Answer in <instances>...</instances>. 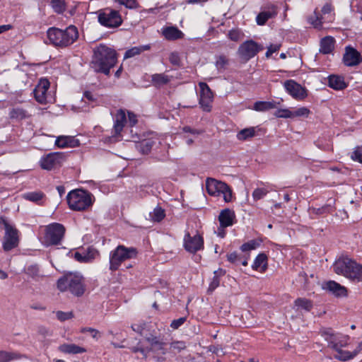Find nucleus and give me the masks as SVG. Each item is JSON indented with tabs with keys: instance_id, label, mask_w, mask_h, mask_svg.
<instances>
[{
	"instance_id": "f257e3e1",
	"label": "nucleus",
	"mask_w": 362,
	"mask_h": 362,
	"mask_svg": "<svg viewBox=\"0 0 362 362\" xmlns=\"http://www.w3.org/2000/svg\"><path fill=\"white\" fill-rule=\"evenodd\" d=\"M116 63L117 53L115 50L103 44L94 48L90 66L95 72L109 75L110 69Z\"/></svg>"
},
{
	"instance_id": "f03ea898",
	"label": "nucleus",
	"mask_w": 362,
	"mask_h": 362,
	"mask_svg": "<svg viewBox=\"0 0 362 362\" xmlns=\"http://www.w3.org/2000/svg\"><path fill=\"white\" fill-rule=\"evenodd\" d=\"M333 270L354 283L362 282V264L347 256L338 258L333 264Z\"/></svg>"
},
{
	"instance_id": "7ed1b4c3",
	"label": "nucleus",
	"mask_w": 362,
	"mask_h": 362,
	"mask_svg": "<svg viewBox=\"0 0 362 362\" xmlns=\"http://www.w3.org/2000/svg\"><path fill=\"white\" fill-rule=\"evenodd\" d=\"M47 36L50 44L65 47L72 45L78 38V31L74 25H69L64 30L52 27L47 30Z\"/></svg>"
},
{
	"instance_id": "20e7f679",
	"label": "nucleus",
	"mask_w": 362,
	"mask_h": 362,
	"mask_svg": "<svg viewBox=\"0 0 362 362\" xmlns=\"http://www.w3.org/2000/svg\"><path fill=\"white\" fill-rule=\"evenodd\" d=\"M57 288L62 292L69 291L76 296H81L85 292L83 277L79 274H67L58 279Z\"/></svg>"
},
{
	"instance_id": "39448f33",
	"label": "nucleus",
	"mask_w": 362,
	"mask_h": 362,
	"mask_svg": "<svg viewBox=\"0 0 362 362\" xmlns=\"http://www.w3.org/2000/svg\"><path fill=\"white\" fill-rule=\"evenodd\" d=\"M69 208L73 211H85L93 204V195L83 189H74L69 192L66 196Z\"/></svg>"
},
{
	"instance_id": "423d86ee",
	"label": "nucleus",
	"mask_w": 362,
	"mask_h": 362,
	"mask_svg": "<svg viewBox=\"0 0 362 362\" xmlns=\"http://www.w3.org/2000/svg\"><path fill=\"white\" fill-rule=\"evenodd\" d=\"M137 255V250L134 247H127L124 245H118L110 253V269L112 272L119 269L121 264Z\"/></svg>"
},
{
	"instance_id": "0eeeda50",
	"label": "nucleus",
	"mask_w": 362,
	"mask_h": 362,
	"mask_svg": "<svg viewBox=\"0 0 362 362\" xmlns=\"http://www.w3.org/2000/svg\"><path fill=\"white\" fill-rule=\"evenodd\" d=\"M320 336L327 342V346L334 350L338 346H347L349 336L334 332L332 328L326 327L320 330Z\"/></svg>"
},
{
	"instance_id": "6e6552de",
	"label": "nucleus",
	"mask_w": 362,
	"mask_h": 362,
	"mask_svg": "<svg viewBox=\"0 0 362 362\" xmlns=\"http://www.w3.org/2000/svg\"><path fill=\"white\" fill-rule=\"evenodd\" d=\"M64 226L58 223H53L46 227L45 242L47 245H59L64 236Z\"/></svg>"
},
{
	"instance_id": "1a4fd4ad",
	"label": "nucleus",
	"mask_w": 362,
	"mask_h": 362,
	"mask_svg": "<svg viewBox=\"0 0 362 362\" xmlns=\"http://www.w3.org/2000/svg\"><path fill=\"white\" fill-rule=\"evenodd\" d=\"M98 22L107 28H117L122 23V17L117 11L106 8L98 11Z\"/></svg>"
},
{
	"instance_id": "9d476101",
	"label": "nucleus",
	"mask_w": 362,
	"mask_h": 362,
	"mask_svg": "<svg viewBox=\"0 0 362 362\" xmlns=\"http://www.w3.org/2000/svg\"><path fill=\"white\" fill-rule=\"evenodd\" d=\"M1 222L5 229V235L3 238V249L5 251H10L18 245V230L10 225L6 220L2 219Z\"/></svg>"
},
{
	"instance_id": "9b49d317",
	"label": "nucleus",
	"mask_w": 362,
	"mask_h": 362,
	"mask_svg": "<svg viewBox=\"0 0 362 362\" xmlns=\"http://www.w3.org/2000/svg\"><path fill=\"white\" fill-rule=\"evenodd\" d=\"M263 49L264 47L262 45L258 44L252 40H250L242 43L239 46L237 52L239 57L246 62Z\"/></svg>"
},
{
	"instance_id": "f8f14e48",
	"label": "nucleus",
	"mask_w": 362,
	"mask_h": 362,
	"mask_svg": "<svg viewBox=\"0 0 362 362\" xmlns=\"http://www.w3.org/2000/svg\"><path fill=\"white\" fill-rule=\"evenodd\" d=\"M65 160V156L62 153H49L42 156L40 160V165L43 170H53L60 168Z\"/></svg>"
},
{
	"instance_id": "ddd939ff",
	"label": "nucleus",
	"mask_w": 362,
	"mask_h": 362,
	"mask_svg": "<svg viewBox=\"0 0 362 362\" xmlns=\"http://www.w3.org/2000/svg\"><path fill=\"white\" fill-rule=\"evenodd\" d=\"M342 62L346 66H357L362 63V56L356 49L348 45L344 48Z\"/></svg>"
},
{
	"instance_id": "4468645a",
	"label": "nucleus",
	"mask_w": 362,
	"mask_h": 362,
	"mask_svg": "<svg viewBox=\"0 0 362 362\" xmlns=\"http://www.w3.org/2000/svg\"><path fill=\"white\" fill-rule=\"evenodd\" d=\"M184 247L190 253L197 252L204 247L203 238L199 234L191 236L189 233H187L184 237Z\"/></svg>"
},
{
	"instance_id": "2eb2a0df",
	"label": "nucleus",
	"mask_w": 362,
	"mask_h": 362,
	"mask_svg": "<svg viewBox=\"0 0 362 362\" xmlns=\"http://www.w3.org/2000/svg\"><path fill=\"white\" fill-rule=\"evenodd\" d=\"M199 86L201 89L199 98L201 107L204 111L210 112L214 98L213 93L209 86L204 82H200Z\"/></svg>"
},
{
	"instance_id": "dca6fc26",
	"label": "nucleus",
	"mask_w": 362,
	"mask_h": 362,
	"mask_svg": "<svg viewBox=\"0 0 362 362\" xmlns=\"http://www.w3.org/2000/svg\"><path fill=\"white\" fill-rule=\"evenodd\" d=\"M286 91L295 99L303 100L307 96L306 90L293 80H287L284 82Z\"/></svg>"
},
{
	"instance_id": "f3484780",
	"label": "nucleus",
	"mask_w": 362,
	"mask_h": 362,
	"mask_svg": "<svg viewBox=\"0 0 362 362\" xmlns=\"http://www.w3.org/2000/svg\"><path fill=\"white\" fill-rule=\"evenodd\" d=\"M50 83L46 78H41L33 90L34 97L36 101L40 104L47 103V92L49 88Z\"/></svg>"
},
{
	"instance_id": "a211bd4d",
	"label": "nucleus",
	"mask_w": 362,
	"mask_h": 362,
	"mask_svg": "<svg viewBox=\"0 0 362 362\" xmlns=\"http://www.w3.org/2000/svg\"><path fill=\"white\" fill-rule=\"evenodd\" d=\"M226 183L218 181L216 179L208 177L206 180V188L207 192L212 196H220V192L226 189Z\"/></svg>"
},
{
	"instance_id": "6ab92c4d",
	"label": "nucleus",
	"mask_w": 362,
	"mask_h": 362,
	"mask_svg": "<svg viewBox=\"0 0 362 362\" xmlns=\"http://www.w3.org/2000/svg\"><path fill=\"white\" fill-rule=\"evenodd\" d=\"M127 122L125 111L119 109L115 117L113 131L115 136L119 135Z\"/></svg>"
},
{
	"instance_id": "aec40b11",
	"label": "nucleus",
	"mask_w": 362,
	"mask_h": 362,
	"mask_svg": "<svg viewBox=\"0 0 362 362\" xmlns=\"http://www.w3.org/2000/svg\"><path fill=\"white\" fill-rule=\"evenodd\" d=\"M235 215L233 211L229 209L222 210L218 216L221 228H226L233 224Z\"/></svg>"
},
{
	"instance_id": "412c9836",
	"label": "nucleus",
	"mask_w": 362,
	"mask_h": 362,
	"mask_svg": "<svg viewBox=\"0 0 362 362\" xmlns=\"http://www.w3.org/2000/svg\"><path fill=\"white\" fill-rule=\"evenodd\" d=\"M324 288L337 297L345 296L347 292L346 288L344 286L334 281H329L327 282Z\"/></svg>"
},
{
	"instance_id": "4be33fe9",
	"label": "nucleus",
	"mask_w": 362,
	"mask_h": 362,
	"mask_svg": "<svg viewBox=\"0 0 362 362\" xmlns=\"http://www.w3.org/2000/svg\"><path fill=\"white\" fill-rule=\"evenodd\" d=\"M55 144L60 148L75 147L79 145V141L72 136H60L57 138Z\"/></svg>"
},
{
	"instance_id": "5701e85b",
	"label": "nucleus",
	"mask_w": 362,
	"mask_h": 362,
	"mask_svg": "<svg viewBox=\"0 0 362 362\" xmlns=\"http://www.w3.org/2000/svg\"><path fill=\"white\" fill-rule=\"evenodd\" d=\"M158 344L159 345H156L153 348L150 349L149 351H151L154 354V358L157 362H164L166 359L165 356L168 352L165 343L160 341Z\"/></svg>"
},
{
	"instance_id": "b1692460",
	"label": "nucleus",
	"mask_w": 362,
	"mask_h": 362,
	"mask_svg": "<svg viewBox=\"0 0 362 362\" xmlns=\"http://www.w3.org/2000/svg\"><path fill=\"white\" fill-rule=\"evenodd\" d=\"M267 256L264 253H259L255 259L252 268L256 271L264 272L267 269Z\"/></svg>"
},
{
	"instance_id": "393cba45",
	"label": "nucleus",
	"mask_w": 362,
	"mask_h": 362,
	"mask_svg": "<svg viewBox=\"0 0 362 362\" xmlns=\"http://www.w3.org/2000/svg\"><path fill=\"white\" fill-rule=\"evenodd\" d=\"M344 347V346H338L337 349H334V351L336 352V354L334 355V358L335 359L344 362L351 360L356 357L354 351L351 352L349 351L343 350L342 348Z\"/></svg>"
},
{
	"instance_id": "a878e982",
	"label": "nucleus",
	"mask_w": 362,
	"mask_h": 362,
	"mask_svg": "<svg viewBox=\"0 0 362 362\" xmlns=\"http://www.w3.org/2000/svg\"><path fill=\"white\" fill-rule=\"evenodd\" d=\"M276 14L275 7L272 6L270 10L262 11L257 15L256 18L257 23L263 25L269 18L274 17Z\"/></svg>"
},
{
	"instance_id": "bb28decb",
	"label": "nucleus",
	"mask_w": 362,
	"mask_h": 362,
	"mask_svg": "<svg viewBox=\"0 0 362 362\" xmlns=\"http://www.w3.org/2000/svg\"><path fill=\"white\" fill-rule=\"evenodd\" d=\"M59 350L65 354H81L86 352V349L74 344H63L59 346Z\"/></svg>"
},
{
	"instance_id": "cd10ccee",
	"label": "nucleus",
	"mask_w": 362,
	"mask_h": 362,
	"mask_svg": "<svg viewBox=\"0 0 362 362\" xmlns=\"http://www.w3.org/2000/svg\"><path fill=\"white\" fill-rule=\"evenodd\" d=\"M334 47V39L331 36H327L322 39L320 42V52L323 54H329Z\"/></svg>"
},
{
	"instance_id": "c85d7f7f",
	"label": "nucleus",
	"mask_w": 362,
	"mask_h": 362,
	"mask_svg": "<svg viewBox=\"0 0 362 362\" xmlns=\"http://www.w3.org/2000/svg\"><path fill=\"white\" fill-rule=\"evenodd\" d=\"M173 76L165 74H155L151 76V81L156 87H160L171 81Z\"/></svg>"
},
{
	"instance_id": "c756f323",
	"label": "nucleus",
	"mask_w": 362,
	"mask_h": 362,
	"mask_svg": "<svg viewBox=\"0 0 362 362\" xmlns=\"http://www.w3.org/2000/svg\"><path fill=\"white\" fill-rule=\"evenodd\" d=\"M248 259L249 255L242 256L238 255L236 252H233L227 255V260L235 265L241 264L243 266H247L248 264Z\"/></svg>"
},
{
	"instance_id": "7c9ffc66",
	"label": "nucleus",
	"mask_w": 362,
	"mask_h": 362,
	"mask_svg": "<svg viewBox=\"0 0 362 362\" xmlns=\"http://www.w3.org/2000/svg\"><path fill=\"white\" fill-rule=\"evenodd\" d=\"M328 85L334 90H343L346 87V83L342 77L338 76H330L328 78Z\"/></svg>"
},
{
	"instance_id": "2f4dec72",
	"label": "nucleus",
	"mask_w": 362,
	"mask_h": 362,
	"mask_svg": "<svg viewBox=\"0 0 362 362\" xmlns=\"http://www.w3.org/2000/svg\"><path fill=\"white\" fill-rule=\"evenodd\" d=\"M150 48H151V47L149 45H145L132 47L131 49H129L125 52L124 57L125 59H128V58L135 57L136 55L140 54L141 53H142L144 51L149 50Z\"/></svg>"
},
{
	"instance_id": "473e14b6",
	"label": "nucleus",
	"mask_w": 362,
	"mask_h": 362,
	"mask_svg": "<svg viewBox=\"0 0 362 362\" xmlns=\"http://www.w3.org/2000/svg\"><path fill=\"white\" fill-rule=\"evenodd\" d=\"M257 127H252L245 128L237 134V139L240 141H245L254 137L256 135V129Z\"/></svg>"
},
{
	"instance_id": "72a5a7b5",
	"label": "nucleus",
	"mask_w": 362,
	"mask_h": 362,
	"mask_svg": "<svg viewBox=\"0 0 362 362\" xmlns=\"http://www.w3.org/2000/svg\"><path fill=\"white\" fill-rule=\"evenodd\" d=\"M154 144L155 142L151 139H145L137 143L136 144V148L142 154H148L151 151Z\"/></svg>"
},
{
	"instance_id": "f704fd0d",
	"label": "nucleus",
	"mask_w": 362,
	"mask_h": 362,
	"mask_svg": "<svg viewBox=\"0 0 362 362\" xmlns=\"http://www.w3.org/2000/svg\"><path fill=\"white\" fill-rule=\"evenodd\" d=\"M294 305L296 307V310H303L306 312H309L313 308V303L311 300L298 298L294 301Z\"/></svg>"
},
{
	"instance_id": "c9c22d12",
	"label": "nucleus",
	"mask_w": 362,
	"mask_h": 362,
	"mask_svg": "<svg viewBox=\"0 0 362 362\" xmlns=\"http://www.w3.org/2000/svg\"><path fill=\"white\" fill-rule=\"evenodd\" d=\"M163 35L168 40H177L181 38L183 34L177 28L168 27L163 30Z\"/></svg>"
},
{
	"instance_id": "e433bc0d",
	"label": "nucleus",
	"mask_w": 362,
	"mask_h": 362,
	"mask_svg": "<svg viewBox=\"0 0 362 362\" xmlns=\"http://www.w3.org/2000/svg\"><path fill=\"white\" fill-rule=\"evenodd\" d=\"M22 196H23V198L26 200L39 204L40 202L45 197V194L40 191L30 192L24 193Z\"/></svg>"
},
{
	"instance_id": "4c0bfd02",
	"label": "nucleus",
	"mask_w": 362,
	"mask_h": 362,
	"mask_svg": "<svg viewBox=\"0 0 362 362\" xmlns=\"http://www.w3.org/2000/svg\"><path fill=\"white\" fill-rule=\"evenodd\" d=\"M276 105L274 102L257 101L255 103L253 109L259 112H264L275 108Z\"/></svg>"
},
{
	"instance_id": "58836bf2",
	"label": "nucleus",
	"mask_w": 362,
	"mask_h": 362,
	"mask_svg": "<svg viewBox=\"0 0 362 362\" xmlns=\"http://www.w3.org/2000/svg\"><path fill=\"white\" fill-rule=\"evenodd\" d=\"M262 240L259 239L251 240L240 246V250L243 252L256 250L260 246Z\"/></svg>"
},
{
	"instance_id": "ea45409f",
	"label": "nucleus",
	"mask_w": 362,
	"mask_h": 362,
	"mask_svg": "<svg viewBox=\"0 0 362 362\" xmlns=\"http://www.w3.org/2000/svg\"><path fill=\"white\" fill-rule=\"evenodd\" d=\"M50 5L57 13H63L66 8L65 0H51Z\"/></svg>"
},
{
	"instance_id": "a19ab883",
	"label": "nucleus",
	"mask_w": 362,
	"mask_h": 362,
	"mask_svg": "<svg viewBox=\"0 0 362 362\" xmlns=\"http://www.w3.org/2000/svg\"><path fill=\"white\" fill-rule=\"evenodd\" d=\"M215 66L218 71L225 70L229 64V60L226 56L221 54L216 57Z\"/></svg>"
},
{
	"instance_id": "79ce46f5",
	"label": "nucleus",
	"mask_w": 362,
	"mask_h": 362,
	"mask_svg": "<svg viewBox=\"0 0 362 362\" xmlns=\"http://www.w3.org/2000/svg\"><path fill=\"white\" fill-rule=\"evenodd\" d=\"M10 117L12 119H23L27 117V112L22 108H13L10 111Z\"/></svg>"
},
{
	"instance_id": "37998d69",
	"label": "nucleus",
	"mask_w": 362,
	"mask_h": 362,
	"mask_svg": "<svg viewBox=\"0 0 362 362\" xmlns=\"http://www.w3.org/2000/svg\"><path fill=\"white\" fill-rule=\"evenodd\" d=\"M224 272H223L222 269H220L219 271H215L214 272V276L209 284V291L212 292L214 291L220 284V279H219V275H223Z\"/></svg>"
},
{
	"instance_id": "c03bdc74",
	"label": "nucleus",
	"mask_w": 362,
	"mask_h": 362,
	"mask_svg": "<svg viewBox=\"0 0 362 362\" xmlns=\"http://www.w3.org/2000/svg\"><path fill=\"white\" fill-rule=\"evenodd\" d=\"M187 347L186 343L183 341H173L170 344V349L175 353H180Z\"/></svg>"
},
{
	"instance_id": "a18cd8bd",
	"label": "nucleus",
	"mask_w": 362,
	"mask_h": 362,
	"mask_svg": "<svg viewBox=\"0 0 362 362\" xmlns=\"http://www.w3.org/2000/svg\"><path fill=\"white\" fill-rule=\"evenodd\" d=\"M308 21L309 23L313 25L316 28H320L322 25V18L320 17V14L315 11L313 16L308 17Z\"/></svg>"
},
{
	"instance_id": "49530a36",
	"label": "nucleus",
	"mask_w": 362,
	"mask_h": 362,
	"mask_svg": "<svg viewBox=\"0 0 362 362\" xmlns=\"http://www.w3.org/2000/svg\"><path fill=\"white\" fill-rule=\"evenodd\" d=\"M16 358L18 355L15 353L0 351V362H8Z\"/></svg>"
},
{
	"instance_id": "de8ad7c7",
	"label": "nucleus",
	"mask_w": 362,
	"mask_h": 362,
	"mask_svg": "<svg viewBox=\"0 0 362 362\" xmlns=\"http://www.w3.org/2000/svg\"><path fill=\"white\" fill-rule=\"evenodd\" d=\"M165 211L160 207H156L154 209L151 217L154 221L160 222L165 217Z\"/></svg>"
},
{
	"instance_id": "09e8293b",
	"label": "nucleus",
	"mask_w": 362,
	"mask_h": 362,
	"mask_svg": "<svg viewBox=\"0 0 362 362\" xmlns=\"http://www.w3.org/2000/svg\"><path fill=\"white\" fill-rule=\"evenodd\" d=\"M275 116L279 118H293V111L288 109H280L275 112Z\"/></svg>"
},
{
	"instance_id": "8fccbe9b",
	"label": "nucleus",
	"mask_w": 362,
	"mask_h": 362,
	"mask_svg": "<svg viewBox=\"0 0 362 362\" xmlns=\"http://www.w3.org/2000/svg\"><path fill=\"white\" fill-rule=\"evenodd\" d=\"M351 158L354 161L362 163V146H357L351 153Z\"/></svg>"
},
{
	"instance_id": "3c124183",
	"label": "nucleus",
	"mask_w": 362,
	"mask_h": 362,
	"mask_svg": "<svg viewBox=\"0 0 362 362\" xmlns=\"http://www.w3.org/2000/svg\"><path fill=\"white\" fill-rule=\"evenodd\" d=\"M268 191L264 188H257L252 192V197L255 200H259L262 199Z\"/></svg>"
},
{
	"instance_id": "603ef678",
	"label": "nucleus",
	"mask_w": 362,
	"mask_h": 362,
	"mask_svg": "<svg viewBox=\"0 0 362 362\" xmlns=\"http://www.w3.org/2000/svg\"><path fill=\"white\" fill-rule=\"evenodd\" d=\"M56 316L59 320L61 322H64L65 320L71 319L74 317V315L72 312H63V311H57L56 313Z\"/></svg>"
},
{
	"instance_id": "864d4df0",
	"label": "nucleus",
	"mask_w": 362,
	"mask_h": 362,
	"mask_svg": "<svg viewBox=\"0 0 362 362\" xmlns=\"http://www.w3.org/2000/svg\"><path fill=\"white\" fill-rule=\"evenodd\" d=\"M221 194L223 195L225 202H229L232 200V190L227 184L226 189H223V191L220 192V195Z\"/></svg>"
},
{
	"instance_id": "5fc2aeb1",
	"label": "nucleus",
	"mask_w": 362,
	"mask_h": 362,
	"mask_svg": "<svg viewBox=\"0 0 362 362\" xmlns=\"http://www.w3.org/2000/svg\"><path fill=\"white\" fill-rule=\"evenodd\" d=\"M309 113L310 110L305 107H302L293 111V117L302 116L308 117Z\"/></svg>"
},
{
	"instance_id": "6e6d98bb",
	"label": "nucleus",
	"mask_w": 362,
	"mask_h": 362,
	"mask_svg": "<svg viewBox=\"0 0 362 362\" xmlns=\"http://www.w3.org/2000/svg\"><path fill=\"white\" fill-rule=\"evenodd\" d=\"M186 320L187 317H185L174 320L170 323V327L173 328V329H177L185 322Z\"/></svg>"
},
{
	"instance_id": "4d7b16f0",
	"label": "nucleus",
	"mask_w": 362,
	"mask_h": 362,
	"mask_svg": "<svg viewBox=\"0 0 362 362\" xmlns=\"http://www.w3.org/2000/svg\"><path fill=\"white\" fill-rule=\"evenodd\" d=\"M119 4L125 6L129 8H135L137 7L136 0H116Z\"/></svg>"
},
{
	"instance_id": "13d9d810",
	"label": "nucleus",
	"mask_w": 362,
	"mask_h": 362,
	"mask_svg": "<svg viewBox=\"0 0 362 362\" xmlns=\"http://www.w3.org/2000/svg\"><path fill=\"white\" fill-rule=\"evenodd\" d=\"M281 45L279 44H272L267 47V51L265 54L267 58H269L272 54L277 52L280 49Z\"/></svg>"
},
{
	"instance_id": "bf43d9fd",
	"label": "nucleus",
	"mask_w": 362,
	"mask_h": 362,
	"mask_svg": "<svg viewBox=\"0 0 362 362\" xmlns=\"http://www.w3.org/2000/svg\"><path fill=\"white\" fill-rule=\"evenodd\" d=\"M74 258L80 262H88L90 260V257L86 254H81L78 252L74 253Z\"/></svg>"
},
{
	"instance_id": "052dcab7",
	"label": "nucleus",
	"mask_w": 362,
	"mask_h": 362,
	"mask_svg": "<svg viewBox=\"0 0 362 362\" xmlns=\"http://www.w3.org/2000/svg\"><path fill=\"white\" fill-rule=\"evenodd\" d=\"M130 349L133 353L140 352L144 356V358L147 357V355L149 352V349H145L139 346H133Z\"/></svg>"
},
{
	"instance_id": "680f3d73",
	"label": "nucleus",
	"mask_w": 362,
	"mask_h": 362,
	"mask_svg": "<svg viewBox=\"0 0 362 362\" xmlns=\"http://www.w3.org/2000/svg\"><path fill=\"white\" fill-rule=\"evenodd\" d=\"M169 61L173 65H177V66L180 65V56H179L178 53H177V52H172L170 54Z\"/></svg>"
},
{
	"instance_id": "e2e57ef3",
	"label": "nucleus",
	"mask_w": 362,
	"mask_h": 362,
	"mask_svg": "<svg viewBox=\"0 0 362 362\" xmlns=\"http://www.w3.org/2000/svg\"><path fill=\"white\" fill-rule=\"evenodd\" d=\"M229 38L235 42H238L240 40L241 33L237 30H232L228 33Z\"/></svg>"
},
{
	"instance_id": "0e129e2a",
	"label": "nucleus",
	"mask_w": 362,
	"mask_h": 362,
	"mask_svg": "<svg viewBox=\"0 0 362 362\" xmlns=\"http://www.w3.org/2000/svg\"><path fill=\"white\" fill-rule=\"evenodd\" d=\"M37 333L39 334H40L41 336H42L43 337H46L52 335V332L50 331V329L44 326L38 327Z\"/></svg>"
},
{
	"instance_id": "69168bd1",
	"label": "nucleus",
	"mask_w": 362,
	"mask_h": 362,
	"mask_svg": "<svg viewBox=\"0 0 362 362\" xmlns=\"http://www.w3.org/2000/svg\"><path fill=\"white\" fill-rule=\"evenodd\" d=\"M38 272L37 267L35 265L29 266L26 269V273L31 276H37L38 274Z\"/></svg>"
},
{
	"instance_id": "338daca9",
	"label": "nucleus",
	"mask_w": 362,
	"mask_h": 362,
	"mask_svg": "<svg viewBox=\"0 0 362 362\" xmlns=\"http://www.w3.org/2000/svg\"><path fill=\"white\" fill-rule=\"evenodd\" d=\"M146 341L149 343L151 345V348H153L156 345H159L158 343L160 341L157 337L155 336H150L146 338Z\"/></svg>"
},
{
	"instance_id": "774afa93",
	"label": "nucleus",
	"mask_w": 362,
	"mask_h": 362,
	"mask_svg": "<svg viewBox=\"0 0 362 362\" xmlns=\"http://www.w3.org/2000/svg\"><path fill=\"white\" fill-rule=\"evenodd\" d=\"M128 114V119L131 127L134 126L137 123V117L132 112H127Z\"/></svg>"
}]
</instances>
